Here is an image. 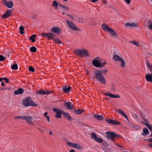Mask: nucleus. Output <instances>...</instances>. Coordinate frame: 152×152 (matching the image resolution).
<instances>
[{"mask_svg":"<svg viewBox=\"0 0 152 152\" xmlns=\"http://www.w3.org/2000/svg\"><path fill=\"white\" fill-rule=\"evenodd\" d=\"M46 117L47 119L48 120V122H49L50 121V117H49V116H48Z\"/></svg>","mask_w":152,"mask_h":152,"instance_id":"62","label":"nucleus"},{"mask_svg":"<svg viewBox=\"0 0 152 152\" xmlns=\"http://www.w3.org/2000/svg\"><path fill=\"white\" fill-rule=\"evenodd\" d=\"M120 61L121 62V66L122 67H124L126 64L124 60L122 58Z\"/></svg>","mask_w":152,"mask_h":152,"instance_id":"36","label":"nucleus"},{"mask_svg":"<svg viewBox=\"0 0 152 152\" xmlns=\"http://www.w3.org/2000/svg\"><path fill=\"white\" fill-rule=\"evenodd\" d=\"M53 41H55L56 43H58V44H62V42L61 41V40L58 39V38H56L55 39H53Z\"/></svg>","mask_w":152,"mask_h":152,"instance_id":"38","label":"nucleus"},{"mask_svg":"<svg viewBox=\"0 0 152 152\" xmlns=\"http://www.w3.org/2000/svg\"><path fill=\"white\" fill-rule=\"evenodd\" d=\"M94 117L95 118L100 121H102L103 119L104 118V117L101 115H94Z\"/></svg>","mask_w":152,"mask_h":152,"instance_id":"23","label":"nucleus"},{"mask_svg":"<svg viewBox=\"0 0 152 152\" xmlns=\"http://www.w3.org/2000/svg\"><path fill=\"white\" fill-rule=\"evenodd\" d=\"M102 29L105 31H108L110 30L111 29V28H109L107 25L105 23H103L102 25Z\"/></svg>","mask_w":152,"mask_h":152,"instance_id":"15","label":"nucleus"},{"mask_svg":"<svg viewBox=\"0 0 152 152\" xmlns=\"http://www.w3.org/2000/svg\"><path fill=\"white\" fill-rule=\"evenodd\" d=\"M11 68L12 69L17 70L18 69V65L16 64H15L11 66Z\"/></svg>","mask_w":152,"mask_h":152,"instance_id":"31","label":"nucleus"},{"mask_svg":"<svg viewBox=\"0 0 152 152\" xmlns=\"http://www.w3.org/2000/svg\"><path fill=\"white\" fill-rule=\"evenodd\" d=\"M145 77L146 80L147 81L152 83V74H146Z\"/></svg>","mask_w":152,"mask_h":152,"instance_id":"18","label":"nucleus"},{"mask_svg":"<svg viewBox=\"0 0 152 152\" xmlns=\"http://www.w3.org/2000/svg\"><path fill=\"white\" fill-rule=\"evenodd\" d=\"M105 121L107 123L112 125H121V123L115 120H113L110 119H106Z\"/></svg>","mask_w":152,"mask_h":152,"instance_id":"7","label":"nucleus"},{"mask_svg":"<svg viewBox=\"0 0 152 152\" xmlns=\"http://www.w3.org/2000/svg\"><path fill=\"white\" fill-rule=\"evenodd\" d=\"M111 90L113 91H115V88L114 87V86L113 85H112L111 87Z\"/></svg>","mask_w":152,"mask_h":152,"instance_id":"57","label":"nucleus"},{"mask_svg":"<svg viewBox=\"0 0 152 152\" xmlns=\"http://www.w3.org/2000/svg\"><path fill=\"white\" fill-rule=\"evenodd\" d=\"M73 112L74 111L75 113L77 115H79L82 113L83 112V110H80V109H77V110H73Z\"/></svg>","mask_w":152,"mask_h":152,"instance_id":"26","label":"nucleus"},{"mask_svg":"<svg viewBox=\"0 0 152 152\" xmlns=\"http://www.w3.org/2000/svg\"><path fill=\"white\" fill-rule=\"evenodd\" d=\"M12 10H8L6 12L2 15L1 18H7L12 15Z\"/></svg>","mask_w":152,"mask_h":152,"instance_id":"10","label":"nucleus"},{"mask_svg":"<svg viewBox=\"0 0 152 152\" xmlns=\"http://www.w3.org/2000/svg\"><path fill=\"white\" fill-rule=\"evenodd\" d=\"M4 80H5V82L6 83H8L9 82V79L7 78L4 77Z\"/></svg>","mask_w":152,"mask_h":152,"instance_id":"54","label":"nucleus"},{"mask_svg":"<svg viewBox=\"0 0 152 152\" xmlns=\"http://www.w3.org/2000/svg\"><path fill=\"white\" fill-rule=\"evenodd\" d=\"M124 1L127 4H129L130 3L131 0H124Z\"/></svg>","mask_w":152,"mask_h":152,"instance_id":"56","label":"nucleus"},{"mask_svg":"<svg viewBox=\"0 0 152 152\" xmlns=\"http://www.w3.org/2000/svg\"><path fill=\"white\" fill-rule=\"evenodd\" d=\"M62 111L61 112L57 113L55 115V117L57 118H60L61 117V114H62Z\"/></svg>","mask_w":152,"mask_h":152,"instance_id":"42","label":"nucleus"},{"mask_svg":"<svg viewBox=\"0 0 152 152\" xmlns=\"http://www.w3.org/2000/svg\"><path fill=\"white\" fill-rule=\"evenodd\" d=\"M32 117L29 115L23 116V119L26 121L28 124L33 123L31 120Z\"/></svg>","mask_w":152,"mask_h":152,"instance_id":"13","label":"nucleus"},{"mask_svg":"<svg viewBox=\"0 0 152 152\" xmlns=\"http://www.w3.org/2000/svg\"><path fill=\"white\" fill-rule=\"evenodd\" d=\"M145 140L152 142V138H150L149 140Z\"/></svg>","mask_w":152,"mask_h":152,"instance_id":"61","label":"nucleus"},{"mask_svg":"<svg viewBox=\"0 0 152 152\" xmlns=\"http://www.w3.org/2000/svg\"><path fill=\"white\" fill-rule=\"evenodd\" d=\"M74 18H75V20L76 21H78L79 23H83V20L81 17L78 18L77 16L74 15Z\"/></svg>","mask_w":152,"mask_h":152,"instance_id":"21","label":"nucleus"},{"mask_svg":"<svg viewBox=\"0 0 152 152\" xmlns=\"http://www.w3.org/2000/svg\"><path fill=\"white\" fill-rule=\"evenodd\" d=\"M145 125L149 129L151 132H152V125L149 124V121L146 123Z\"/></svg>","mask_w":152,"mask_h":152,"instance_id":"28","label":"nucleus"},{"mask_svg":"<svg viewBox=\"0 0 152 152\" xmlns=\"http://www.w3.org/2000/svg\"><path fill=\"white\" fill-rule=\"evenodd\" d=\"M66 144L68 145L70 147L74 148L75 144L71 142H66Z\"/></svg>","mask_w":152,"mask_h":152,"instance_id":"39","label":"nucleus"},{"mask_svg":"<svg viewBox=\"0 0 152 152\" xmlns=\"http://www.w3.org/2000/svg\"><path fill=\"white\" fill-rule=\"evenodd\" d=\"M105 133L107 134V139L113 141L115 140L116 139H120L122 137L121 135L117 134L114 132L107 131Z\"/></svg>","mask_w":152,"mask_h":152,"instance_id":"1","label":"nucleus"},{"mask_svg":"<svg viewBox=\"0 0 152 152\" xmlns=\"http://www.w3.org/2000/svg\"><path fill=\"white\" fill-rule=\"evenodd\" d=\"M74 148L78 149H80L82 147L78 143H76L75 144Z\"/></svg>","mask_w":152,"mask_h":152,"instance_id":"30","label":"nucleus"},{"mask_svg":"<svg viewBox=\"0 0 152 152\" xmlns=\"http://www.w3.org/2000/svg\"><path fill=\"white\" fill-rule=\"evenodd\" d=\"M53 110L54 112H56V113H58L62 112V111L58 109V108H54L53 109Z\"/></svg>","mask_w":152,"mask_h":152,"instance_id":"41","label":"nucleus"},{"mask_svg":"<svg viewBox=\"0 0 152 152\" xmlns=\"http://www.w3.org/2000/svg\"><path fill=\"white\" fill-rule=\"evenodd\" d=\"M24 92L23 89L22 88H19L18 90H16L14 91L15 95H18L22 94Z\"/></svg>","mask_w":152,"mask_h":152,"instance_id":"20","label":"nucleus"},{"mask_svg":"<svg viewBox=\"0 0 152 152\" xmlns=\"http://www.w3.org/2000/svg\"><path fill=\"white\" fill-rule=\"evenodd\" d=\"M113 59L115 61H120L122 58L119 56L118 55L115 54L113 57Z\"/></svg>","mask_w":152,"mask_h":152,"instance_id":"25","label":"nucleus"},{"mask_svg":"<svg viewBox=\"0 0 152 152\" xmlns=\"http://www.w3.org/2000/svg\"><path fill=\"white\" fill-rule=\"evenodd\" d=\"M20 30V33L23 34H24V32H23V31L24 30V28L23 26H20L19 27Z\"/></svg>","mask_w":152,"mask_h":152,"instance_id":"40","label":"nucleus"},{"mask_svg":"<svg viewBox=\"0 0 152 152\" xmlns=\"http://www.w3.org/2000/svg\"><path fill=\"white\" fill-rule=\"evenodd\" d=\"M96 59H99L98 57L94 58L92 61V64L96 67H101V62Z\"/></svg>","mask_w":152,"mask_h":152,"instance_id":"8","label":"nucleus"},{"mask_svg":"<svg viewBox=\"0 0 152 152\" xmlns=\"http://www.w3.org/2000/svg\"><path fill=\"white\" fill-rule=\"evenodd\" d=\"M75 51L76 52L75 53L81 57H86L89 56L88 51L86 49H77Z\"/></svg>","mask_w":152,"mask_h":152,"instance_id":"4","label":"nucleus"},{"mask_svg":"<svg viewBox=\"0 0 152 152\" xmlns=\"http://www.w3.org/2000/svg\"><path fill=\"white\" fill-rule=\"evenodd\" d=\"M22 103L26 107L32 106L35 107L37 106V105L34 103L31 98L29 96H27L24 99Z\"/></svg>","mask_w":152,"mask_h":152,"instance_id":"3","label":"nucleus"},{"mask_svg":"<svg viewBox=\"0 0 152 152\" xmlns=\"http://www.w3.org/2000/svg\"><path fill=\"white\" fill-rule=\"evenodd\" d=\"M2 3L9 8H12L14 5L12 1L7 2V0H3Z\"/></svg>","mask_w":152,"mask_h":152,"instance_id":"9","label":"nucleus"},{"mask_svg":"<svg viewBox=\"0 0 152 152\" xmlns=\"http://www.w3.org/2000/svg\"><path fill=\"white\" fill-rule=\"evenodd\" d=\"M148 22L147 23L148 24H152V21L150 19L148 20Z\"/></svg>","mask_w":152,"mask_h":152,"instance_id":"55","label":"nucleus"},{"mask_svg":"<svg viewBox=\"0 0 152 152\" xmlns=\"http://www.w3.org/2000/svg\"><path fill=\"white\" fill-rule=\"evenodd\" d=\"M91 138L95 140L97 137L95 133H92L91 134Z\"/></svg>","mask_w":152,"mask_h":152,"instance_id":"37","label":"nucleus"},{"mask_svg":"<svg viewBox=\"0 0 152 152\" xmlns=\"http://www.w3.org/2000/svg\"><path fill=\"white\" fill-rule=\"evenodd\" d=\"M146 64L147 66L148 67V68L149 69L150 71L151 72H152V65L149 63L148 61H146Z\"/></svg>","mask_w":152,"mask_h":152,"instance_id":"33","label":"nucleus"},{"mask_svg":"<svg viewBox=\"0 0 152 152\" xmlns=\"http://www.w3.org/2000/svg\"><path fill=\"white\" fill-rule=\"evenodd\" d=\"M61 7V9L63 11H65V10H70V8L69 7L66 6L65 5H63L61 4L59 5V7Z\"/></svg>","mask_w":152,"mask_h":152,"instance_id":"22","label":"nucleus"},{"mask_svg":"<svg viewBox=\"0 0 152 152\" xmlns=\"http://www.w3.org/2000/svg\"><path fill=\"white\" fill-rule=\"evenodd\" d=\"M28 70L29 71L33 72L34 71L35 69L32 66H30Z\"/></svg>","mask_w":152,"mask_h":152,"instance_id":"47","label":"nucleus"},{"mask_svg":"<svg viewBox=\"0 0 152 152\" xmlns=\"http://www.w3.org/2000/svg\"><path fill=\"white\" fill-rule=\"evenodd\" d=\"M117 112L119 114H121V115H122V114L124 113L123 112V111L121 109H118L117 110Z\"/></svg>","mask_w":152,"mask_h":152,"instance_id":"48","label":"nucleus"},{"mask_svg":"<svg viewBox=\"0 0 152 152\" xmlns=\"http://www.w3.org/2000/svg\"><path fill=\"white\" fill-rule=\"evenodd\" d=\"M6 59V58L2 55H0V61H2Z\"/></svg>","mask_w":152,"mask_h":152,"instance_id":"45","label":"nucleus"},{"mask_svg":"<svg viewBox=\"0 0 152 152\" xmlns=\"http://www.w3.org/2000/svg\"><path fill=\"white\" fill-rule=\"evenodd\" d=\"M66 22L67 25L69 26V27L72 30L74 31L80 30V29L77 28L75 24L71 21H70L68 20H66Z\"/></svg>","mask_w":152,"mask_h":152,"instance_id":"6","label":"nucleus"},{"mask_svg":"<svg viewBox=\"0 0 152 152\" xmlns=\"http://www.w3.org/2000/svg\"><path fill=\"white\" fill-rule=\"evenodd\" d=\"M122 115L124 116L127 120L128 121L129 119L128 118V117L127 115L124 113H123Z\"/></svg>","mask_w":152,"mask_h":152,"instance_id":"52","label":"nucleus"},{"mask_svg":"<svg viewBox=\"0 0 152 152\" xmlns=\"http://www.w3.org/2000/svg\"><path fill=\"white\" fill-rule=\"evenodd\" d=\"M104 94L105 95L107 96L113 98H119L120 97V96L119 95H114L109 92L106 93Z\"/></svg>","mask_w":152,"mask_h":152,"instance_id":"17","label":"nucleus"},{"mask_svg":"<svg viewBox=\"0 0 152 152\" xmlns=\"http://www.w3.org/2000/svg\"><path fill=\"white\" fill-rule=\"evenodd\" d=\"M37 94H41V90L40 91H36Z\"/></svg>","mask_w":152,"mask_h":152,"instance_id":"59","label":"nucleus"},{"mask_svg":"<svg viewBox=\"0 0 152 152\" xmlns=\"http://www.w3.org/2000/svg\"><path fill=\"white\" fill-rule=\"evenodd\" d=\"M133 128L135 129L136 130H139L140 129V126L137 125H132Z\"/></svg>","mask_w":152,"mask_h":152,"instance_id":"35","label":"nucleus"},{"mask_svg":"<svg viewBox=\"0 0 152 152\" xmlns=\"http://www.w3.org/2000/svg\"><path fill=\"white\" fill-rule=\"evenodd\" d=\"M51 31L53 33L60 34L61 33V28L57 27H53L51 29Z\"/></svg>","mask_w":152,"mask_h":152,"instance_id":"12","label":"nucleus"},{"mask_svg":"<svg viewBox=\"0 0 152 152\" xmlns=\"http://www.w3.org/2000/svg\"><path fill=\"white\" fill-rule=\"evenodd\" d=\"M71 88L72 87L70 86H64L63 87L62 90L64 92L67 93L70 91Z\"/></svg>","mask_w":152,"mask_h":152,"instance_id":"14","label":"nucleus"},{"mask_svg":"<svg viewBox=\"0 0 152 152\" xmlns=\"http://www.w3.org/2000/svg\"><path fill=\"white\" fill-rule=\"evenodd\" d=\"M75 150L72 149L69 152H75Z\"/></svg>","mask_w":152,"mask_h":152,"instance_id":"64","label":"nucleus"},{"mask_svg":"<svg viewBox=\"0 0 152 152\" xmlns=\"http://www.w3.org/2000/svg\"><path fill=\"white\" fill-rule=\"evenodd\" d=\"M48 113L47 112H46L44 114V116L46 117H47V116H48L47 115H48Z\"/></svg>","mask_w":152,"mask_h":152,"instance_id":"63","label":"nucleus"},{"mask_svg":"<svg viewBox=\"0 0 152 152\" xmlns=\"http://www.w3.org/2000/svg\"><path fill=\"white\" fill-rule=\"evenodd\" d=\"M23 116H16V117H14V118L15 119H23Z\"/></svg>","mask_w":152,"mask_h":152,"instance_id":"49","label":"nucleus"},{"mask_svg":"<svg viewBox=\"0 0 152 152\" xmlns=\"http://www.w3.org/2000/svg\"><path fill=\"white\" fill-rule=\"evenodd\" d=\"M62 113L64 115V118H66L67 120L69 121L71 120V117L69 113H66L64 111H62Z\"/></svg>","mask_w":152,"mask_h":152,"instance_id":"16","label":"nucleus"},{"mask_svg":"<svg viewBox=\"0 0 152 152\" xmlns=\"http://www.w3.org/2000/svg\"><path fill=\"white\" fill-rule=\"evenodd\" d=\"M64 106L69 110H72L74 109L72 104L70 102H66L64 103Z\"/></svg>","mask_w":152,"mask_h":152,"instance_id":"11","label":"nucleus"},{"mask_svg":"<svg viewBox=\"0 0 152 152\" xmlns=\"http://www.w3.org/2000/svg\"><path fill=\"white\" fill-rule=\"evenodd\" d=\"M37 37V36L35 34H33L31 36L29 37V39L31 40L33 42H35V38Z\"/></svg>","mask_w":152,"mask_h":152,"instance_id":"29","label":"nucleus"},{"mask_svg":"<svg viewBox=\"0 0 152 152\" xmlns=\"http://www.w3.org/2000/svg\"><path fill=\"white\" fill-rule=\"evenodd\" d=\"M100 71L101 72V73H104V74H106L107 72V69H105L104 70H100Z\"/></svg>","mask_w":152,"mask_h":152,"instance_id":"50","label":"nucleus"},{"mask_svg":"<svg viewBox=\"0 0 152 152\" xmlns=\"http://www.w3.org/2000/svg\"><path fill=\"white\" fill-rule=\"evenodd\" d=\"M46 91L45 90H41V94L44 95L45 94L46 95Z\"/></svg>","mask_w":152,"mask_h":152,"instance_id":"51","label":"nucleus"},{"mask_svg":"<svg viewBox=\"0 0 152 152\" xmlns=\"http://www.w3.org/2000/svg\"><path fill=\"white\" fill-rule=\"evenodd\" d=\"M106 64V63L105 61L103 63H101V67H102L104 66V65H105Z\"/></svg>","mask_w":152,"mask_h":152,"instance_id":"53","label":"nucleus"},{"mask_svg":"<svg viewBox=\"0 0 152 152\" xmlns=\"http://www.w3.org/2000/svg\"><path fill=\"white\" fill-rule=\"evenodd\" d=\"M58 5V4L56 1H53V6L54 7H56V8H57Z\"/></svg>","mask_w":152,"mask_h":152,"instance_id":"43","label":"nucleus"},{"mask_svg":"<svg viewBox=\"0 0 152 152\" xmlns=\"http://www.w3.org/2000/svg\"><path fill=\"white\" fill-rule=\"evenodd\" d=\"M30 51L31 52L35 53L37 51V48L35 47L32 46L30 48Z\"/></svg>","mask_w":152,"mask_h":152,"instance_id":"32","label":"nucleus"},{"mask_svg":"<svg viewBox=\"0 0 152 152\" xmlns=\"http://www.w3.org/2000/svg\"><path fill=\"white\" fill-rule=\"evenodd\" d=\"M46 95H48L51 93V92L50 91H46Z\"/></svg>","mask_w":152,"mask_h":152,"instance_id":"60","label":"nucleus"},{"mask_svg":"<svg viewBox=\"0 0 152 152\" xmlns=\"http://www.w3.org/2000/svg\"><path fill=\"white\" fill-rule=\"evenodd\" d=\"M95 141L99 143H102L103 142V140L102 138H97Z\"/></svg>","mask_w":152,"mask_h":152,"instance_id":"44","label":"nucleus"},{"mask_svg":"<svg viewBox=\"0 0 152 152\" xmlns=\"http://www.w3.org/2000/svg\"><path fill=\"white\" fill-rule=\"evenodd\" d=\"M125 26L126 27H137V24L134 23H127L125 24Z\"/></svg>","mask_w":152,"mask_h":152,"instance_id":"24","label":"nucleus"},{"mask_svg":"<svg viewBox=\"0 0 152 152\" xmlns=\"http://www.w3.org/2000/svg\"><path fill=\"white\" fill-rule=\"evenodd\" d=\"M41 35L43 37H46L48 39H52L53 40L54 38L55 37L54 34L51 33H43Z\"/></svg>","mask_w":152,"mask_h":152,"instance_id":"5","label":"nucleus"},{"mask_svg":"<svg viewBox=\"0 0 152 152\" xmlns=\"http://www.w3.org/2000/svg\"><path fill=\"white\" fill-rule=\"evenodd\" d=\"M140 114L141 116H142V119L145 122H146V123L148 121L146 120V119L145 118V115L143 114L141 112L140 113Z\"/></svg>","mask_w":152,"mask_h":152,"instance_id":"34","label":"nucleus"},{"mask_svg":"<svg viewBox=\"0 0 152 152\" xmlns=\"http://www.w3.org/2000/svg\"><path fill=\"white\" fill-rule=\"evenodd\" d=\"M130 42L137 46L138 47L139 46V43L137 42L136 41H131Z\"/></svg>","mask_w":152,"mask_h":152,"instance_id":"46","label":"nucleus"},{"mask_svg":"<svg viewBox=\"0 0 152 152\" xmlns=\"http://www.w3.org/2000/svg\"><path fill=\"white\" fill-rule=\"evenodd\" d=\"M143 133L141 135L144 136H146L149 134V132L148 129L146 127L144 128L142 130Z\"/></svg>","mask_w":152,"mask_h":152,"instance_id":"19","label":"nucleus"},{"mask_svg":"<svg viewBox=\"0 0 152 152\" xmlns=\"http://www.w3.org/2000/svg\"><path fill=\"white\" fill-rule=\"evenodd\" d=\"M108 32H109L110 34L113 37H116L117 36V34L116 33L112 28H111V30H110Z\"/></svg>","mask_w":152,"mask_h":152,"instance_id":"27","label":"nucleus"},{"mask_svg":"<svg viewBox=\"0 0 152 152\" xmlns=\"http://www.w3.org/2000/svg\"><path fill=\"white\" fill-rule=\"evenodd\" d=\"M148 28L150 30H152V24L149 25Z\"/></svg>","mask_w":152,"mask_h":152,"instance_id":"58","label":"nucleus"},{"mask_svg":"<svg viewBox=\"0 0 152 152\" xmlns=\"http://www.w3.org/2000/svg\"><path fill=\"white\" fill-rule=\"evenodd\" d=\"M94 74L95 77L97 80L103 84L106 83L105 77L100 70H95L94 72Z\"/></svg>","mask_w":152,"mask_h":152,"instance_id":"2","label":"nucleus"}]
</instances>
